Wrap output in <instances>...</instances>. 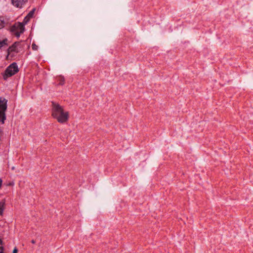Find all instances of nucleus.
I'll return each mask as SVG.
<instances>
[{
	"label": "nucleus",
	"instance_id": "1",
	"mask_svg": "<svg viewBox=\"0 0 253 253\" xmlns=\"http://www.w3.org/2000/svg\"><path fill=\"white\" fill-rule=\"evenodd\" d=\"M51 115L58 122L61 124L66 123L69 119L68 112H65L61 106L54 102H52Z\"/></svg>",
	"mask_w": 253,
	"mask_h": 253
},
{
	"label": "nucleus",
	"instance_id": "2",
	"mask_svg": "<svg viewBox=\"0 0 253 253\" xmlns=\"http://www.w3.org/2000/svg\"><path fill=\"white\" fill-rule=\"evenodd\" d=\"M18 71L19 69L17 63L13 62L6 68L3 75V78L6 80L8 78L18 73Z\"/></svg>",
	"mask_w": 253,
	"mask_h": 253
},
{
	"label": "nucleus",
	"instance_id": "3",
	"mask_svg": "<svg viewBox=\"0 0 253 253\" xmlns=\"http://www.w3.org/2000/svg\"><path fill=\"white\" fill-rule=\"evenodd\" d=\"M25 30V27L19 22L15 23L9 29L11 34L15 35L17 38H19L20 35L24 33Z\"/></svg>",
	"mask_w": 253,
	"mask_h": 253
},
{
	"label": "nucleus",
	"instance_id": "4",
	"mask_svg": "<svg viewBox=\"0 0 253 253\" xmlns=\"http://www.w3.org/2000/svg\"><path fill=\"white\" fill-rule=\"evenodd\" d=\"M7 100L2 97H0V118H1V125L4 124L6 120L5 112L7 108Z\"/></svg>",
	"mask_w": 253,
	"mask_h": 253
},
{
	"label": "nucleus",
	"instance_id": "5",
	"mask_svg": "<svg viewBox=\"0 0 253 253\" xmlns=\"http://www.w3.org/2000/svg\"><path fill=\"white\" fill-rule=\"evenodd\" d=\"M28 2V0H11L12 4L19 8H22Z\"/></svg>",
	"mask_w": 253,
	"mask_h": 253
},
{
	"label": "nucleus",
	"instance_id": "6",
	"mask_svg": "<svg viewBox=\"0 0 253 253\" xmlns=\"http://www.w3.org/2000/svg\"><path fill=\"white\" fill-rule=\"evenodd\" d=\"M20 42H15L12 44V45L10 46L7 49V56L10 54V53L12 52H15L16 53H18L19 51L17 48V46L20 44Z\"/></svg>",
	"mask_w": 253,
	"mask_h": 253
},
{
	"label": "nucleus",
	"instance_id": "7",
	"mask_svg": "<svg viewBox=\"0 0 253 253\" xmlns=\"http://www.w3.org/2000/svg\"><path fill=\"white\" fill-rule=\"evenodd\" d=\"M5 208V201L4 199L0 201V215L2 216Z\"/></svg>",
	"mask_w": 253,
	"mask_h": 253
},
{
	"label": "nucleus",
	"instance_id": "8",
	"mask_svg": "<svg viewBox=\"0 0 253 253\" xmlns=\"http://www.w3.org/2000/svg\"><path fill=\"white\" fill-rule=\"evenodd\" d=\"M8 40L6 38H5L2 41H0V49L4 46H7Z\"/></svg>",
	"mask_w": 253,
	"mask_h": 253
},
{
	"label": "nucleus",
	"instance_id": "9",
	"mask_svg": "<svg viewBox=\"0 0 253 253\" xmlns=\"http://www.w3.org/2000/svg\"><path fill=\"white\" fill-rule=\"evenodd\" d=\"M58 81L59 82L58 85H63L65 84V79L63 76H59L58 78Z\"/></svg>",
	"mask_w": 253,
	"mask_h": 253
},
{
	"label": "nucleus",
	"instance_id": "10",
	"mask_svg": "<svg viewBox=\"0 0 253 253\" xmlns=\"http://www.w3.org/2000/svg\"><path fill=\"white\" fill-rule=\"evenodd\" d=\"M5 22L2 16H0V30L5 26Z\"/></svg>",
	"mask_w": 253,
	"mask_h": 253
},
{
	"label": "nucleus",
	"instance_id": "11",
	"mask_svg": "<svg viewBox=\"0 0 253 253\" xmlns=\"http://www.w3.org/2000/svg\"><path fill=\"white\" fill-rule=\"evenodd\" d=\"M30 18L28 17V16H26L22 22H21V24L23 25V26L25 27V25L28 23V22L30 21Z\"/></svg>",
	"mask_w": 253,
	"mask_h": 253
},
{
	"label": "nucleus",
	"instance_id": "12",
	"mask_svg": "<svg viewBox=\"0 0 253 253\" xmlns=\"http://www.w3.org/2000/svg\"><path fill=\"white\" fill-rule=\"evenodd\" d=\"M35 11V8L33 9L31 11H30L29 12V13L28 14L27 16H28V17H29L30 18H32L33 17Z\"/></svg>",
	"mask_w": 253,
	"mask_h": 253
},
{
	"label": "nucleus",
	"instance_id": "13",
	"mask_svg": "<svg viewBox=\"0 0 253 253\" xmlns=\"http://www.w3.org/2000/svg\"><path fill=\"white\" fill-rule=\"evenodd\" d=\"M32 48L33 50H38V46L35 43H33L32 44Z\"/></svg>",
	"mask_w": 253,
	"mask_h": 253
},
{
	"label": "nucleus",
	"instance_id": "14",
	"mask_svg": "<svg viewBox=\"0 0 253 253\" xmlns=\"http://www.w3.org/2000/svg\"><path fill=\"white\" fill-rule=\"evenodd\" d=\"M2 244V241L0 239V245ZM4 248L3 247L0 246V253H3Z\"/></svg>",
	"mask_w": 253,
	"mask_h": 253
},
{
	"label": "nucleus",
	"instance_id": "15",
	"mask_svg": "<svg viewBox=\"0 0 253 253\" xmlns=\"http://www.w3.org/2000/svg\"><path fill=\"white\" fill-rule=\"evenodd\" d=\"M0 122L1 123V118H0ZM0 135H3V130H2V129L1 128L0 126Z\"/></svg>",
	"mask_w": 253,
	"mask_h": 253
},
{
	"label": "nucleus",
	"instance_id": "16",
	"mask_svg": "<svg viewBox=\"0 0 253 253\" xmlns=\"http://www.w3.org/2000/svg\"><path fill=\"white\" fill-rule=\"evenodd\" d=\"M3 136V135H0V147L1 146V145L2 143Z\"/></svg>",
	"mask_w": 253,
	"mask_h": 253
},
{
	"label": "nucleus",
	"instance_id": "17",
	"mask_svg": "<svg viewBox=\"0 0 253 253\" xmlns=\"http://www.w3.org/2000/svg\"><path fill=\"white\" fill-rule=\"evenodd\" d=\"M18 253V250L16 247H15L14 250H13L12 253Z\"/></svg>",
	"mask_w": 253,
	"mask_h": 253
},
{
	"label": "nucleus",
	"instance_id": "18",
	"mask_svg": "<svg viewBox=\"0 0 253 253\" xmlns=\"http://www.w3.org/2000/svg\"><path fill=\"white\" fill-rule=\"evenodd\" d=\"M2 184V179L0 178V188H1V187Z\"/></svg>",
	"mask_w": 253,
	"mask_h": 253
},
{
	"label": "nucleus",
	"instance_id": "19",
	"mask_svg": "<svg viewBox=\"0 0 253 253\" xmlns=\"http://www.w3.org/2000/svg\"><path fill=\"white\" fill-rule=\"evenodd\" d=\"M31 243H32V244H35L36 242H35V240H32L31 241Z\"/></svg>",
	"mask_w": 253,
	"mask_h": 253
}]
</instances>
